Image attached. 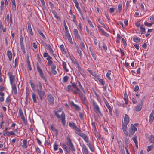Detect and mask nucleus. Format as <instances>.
Segmentation results:
<instances>
[{
	"instance_id": "40",
	"label": "nucleus",
	"mask_w": 154,
	"mask_h": 154,
	"mask_svg": "<svg viewBox=\"0 0 154 154\" xmlns=\"http://www.w3.org/2000/svg\"><path fill=\"white\" fill-rule=\"evenodd\" d=\"M38 33L43 38H45V35L42 31L40 29H39L38 31Z\"/></svg>"
},
{
	"instance_id": "11",
	"label": "nucleus",
	"mask_w": 154,
	"mask_h": 154,
	"mask_svg": "<svg viewBox=\"0 0 154 154\" xmlns=\"http://www.w3.org/2000/svg\"><path fill=\"white\" fill-rule=\"evenodd\" d=\"M93 105L95 108V109L99 113L101 114L99 108L97 104V103L94 100H93Z\"/></svg>"
},
{
	"instance_id": "37",
	"label": "nucleus",
	"mask_w": 154,
	"mask_h": 154,
	"mask_svg": "<svg viewBox=\"0 0 154 154\" xmlns=\"http://www.w3.org/2000/svg\"><path fill=\"white\" fill-rule=\"evenodd\" d=\"M77 9V10H78L79 12V13H80V14L81 17H82V18H83V20H84V17H83V14H82V12L81 11V10L79 6L78 7H77L76 8Z\"/></svg>"
},
{
	"instance_id": "39",
	"label": "nucleus",
	"mask_w": 154,
	"mask_h": 154,
	"mask_svg": "<svg viewBox=\"0 0 154 154\" xmlns=\"http://www.w3.org/2000/svg\"><path fill=\"white\" fill-rule=\"evenodd\" d=\"M30 83L32 89L34 90L35 89V86L32 82L31 80L30 81Z\"/></svg>"
},
{
	"instance_id": "52",
	"label": "nucleus",
	"mask_w": 154,
	"mask_h": 154,
	"mask_svg": "<svg viewBox=\"0 0 154 154\" xmlns=\"http://www.w3.org/2000/svg\"><path fill=\"white\" fill-rule=\"evenodd\" d=\"M91 54L94 59L95 60L96 59V56L95 55V54L94 53V52L92 51H91Z\"/></svg>"
},
{
	"instance_id": "41",
	"label": "nucleus",
	"mask_w": 154,
	"mask_h": 154,
	"mask_svg": "<svg viewBox=\"0 0 154 154\" xmlns=\"http://www.w3.org/2000/svg\"><path fill=\"white\" fill-rule=\"evenodd\" d=\"M98 81L99 83L102 85H104L105 84L104 81L102 79H98Z\"/></svg>"
},
{
	"instance_id": "53",
	"label": "nucleus",
	"mask_w": 154,
	"mask_h": 154,
	"mask_svg": "<svg viewBox=\"0 0 154 154\" xmlns=\"http://www.w3.org/2000/svg\"><path fill=\"white\" fill-rule=\"evenodd\" d=\"M125 143L126 146L128 148V142L127 138L125 139Z\"/></svg>"
},
{
	"instance_id": "29",
	"label": "nucleus",
	"mask_w": 154,
	"mask_h": 154,
	"mask_svg": "<svg viewBox=\"0 0 154 154\" xmlns=\"http://www.w3.org/2000/svg\"><path fill=\"white\" fill-rule=\"evenodd\" d=\"M119 147L121 148V149H124V145L122 143V141L121 140H120L119 142Z\"/></svg>"
},
{
	"instance_id": "32",
	"label": "nucleus",
	"mask_w": 154,
	"mask_h": 154,
	"mask_svg": "<svg viewBox=\"0 0 154 154\" xmlns=\"http://www.w3.org/2000/svg\"><path fill=\"white\" fill-rule=\"evenodd\" d=\"M130 129L135 131H136L137 130L136 127L135 126H134V125L132 124H131V127Z\"/></svg>"
},
{
	"instance_id": "10",
	"label": "nucleus",
	"mask_w": 154,
	"mask_h": 154,
	"mask_svg": "<svg viewBox=\"0 0 154 154\" xmlns=\"http://www.w3.org/2000/svg\"><path fill=\"white\" fill-rule=\"evenodd\" d=\"M143 101L142 100H141L140 101V103L138 104L135 107V110L137 111H140L143 105Z\"/></svg>"
},
{
	"instance_id": "62",
	"label": "nucleus",
	"mask_w": 154,
	"mask_h": 154,
	"mask_svg": "<svg viewBox=\"0 0 154 154\" xmlns=\"http://www.w3.org/2000/svg\"><path fill=\"white\" fill-rule=\"evenodd\" d=\"M60 48L61 49V50H62L63 51H64L65 53H66V51H66V50L64 48V46L62 45H61L60 46Z\"/></svg>"
},
{
	"instance_id": "6",
	"label": "nucleus",
	"mask_w": 154,
	"mask_h": 154,
	"mask_svg": "<svg viewBox=\"0 0 154 154\" xmlns=\"http://www.w3.org/2000/svg\"><path fill=\"white\" fill-rule=\"evenodd\" d=\"M127 124L126 125L125 124H124L123 121L122 122V129L125 135L127 137L128 136V133L127 131Z\"/></svg>"
},
{
	"instance_id": "26",
	"label": "nucleus",
	"mask_w": 154,
	"mask_h": 154,
	"mask_svg": "<svg viewBox=\"0 0 154 154\" xmlns=\"http://www.w3.org/2000/svg\"><path fill=\"white\" fill-rule=\"evenodd\" d=\"M129 136L130 137H131L132 135L134 134V132L135 131L129 129Z\"/></svg>"
},
{
	"instance_id": "31",
	"label": "nucleus",
	"mask_w": 154,
	"mask_h": 154,
	"mask_svg": "<svg viewBox=\"0 0 154 154\" xmlns=\"http://www.w3.org/2000/svg\"><path fill=\"white\" fill-rule=\"evenodd\" d=\"M63 68L64 69V70L66 71V72H68L69 70L66 68V63L65 62L63 61Z\"/></svg>"
},
{
	"instance_id": "38",
	"label": "nucleus",
	"mask_w": 154,
	"mask_h": 154,
	"mask_svg": "<svg viewBox=\"0 0 154 154\" xmlns=\"http://www.w3.org/2000/svg\"><path fill=\"white\" fill-rule=\"evenodd\" d=\"M1 6L0 7L1 10H2L4 9V0H2L1 2Z\"/></svg>"
},
{
	"instance_id": "51",
	"label": "nucleus",
	"mask_w": 154,
	"mask_h": 154,
	"mask_svg": "<svg viewBox=\"0 0 154 154\" xmlns=\"http://www.w3.org/2000/svg\"><path fill=\"white\" fill-rule=\"evenodd\" d=\"M122 5L121 4H119L118 5V10L119 12H120L122 10Z\"/></svg>"
},
{
	"instance_id": "64",
	"label": "nucleus",
	"mask_w": 154,
	"mask_h": 154,
	"mask_svg": "<svg viewBox=\"0 0 154 154\" xmlns=\"http://www.w3.org/2000/svg\"><path fill=\"white\" fill-rule=\"evenodd\" d=\"M74 107L75 108V110H79L80 109L79 107L76 104L75 105Z\"/></svg>"
},
{
	"instance_id": "57",
	"label": "nucleus",
	"mask_w": 154,
	"mask_h": 154,
	"mask_svg": "<svg viewBox=\"0 0 154 154\" xmlns=\"http://www.w3.org/2000/svg\"><path fill=\"white\" fill-rule=\"evenodd\" d=\"M48 50L51 53H53V51L52 49L51 46L50 45H48Z\"/></svg>"
},
{
	"instance_id": "3",
	"label": "nucleus",
	"mask_w": 154,
	"mask_h": 154,
	"mask_svg": "<svg viewBox=\"0 0 154 154\" xmlns=\"http://www.w3.org/2000/svg\"><path fill=\"white\" fill-rule=\"evenodd\" d=\"M67 140L68 141L67 144L69 148L70 149L71 151L72 152L75 151V149L74 147L73 144L72 142L71 139L69 137H67Z\"/></svg>"
},
{
	"instance_id": "20",
	"label": "nucleus",
	"mask_w": 154,
	"mask_h": 154,
	"mask_svg": "<svg viewBox=\"0 0 154 154\" xmlns=\"http://www.w3.org/2000/svg\"><path fill=\"white\" fill-rule=\"evenodd\" d=\"M124 99L125 101V103L126 104H128V98L127 96V94L126 93V92H125L124 94Z\"/></svg>"
},
{
	"instance_id": "33",
	"label": "nucleus",
	"mask_w": 154,
	"mask_h": 154,
	"mask_svg": "<svg viewBox=\"0 0 154 154\" xmlns=\"http://www.w3.org/2000/svg\"><path fill=\"white\" fill-rule=\"evenodd\" d=\"M37 70L38 72L39 73H42V71L41 69V68L39 66L38 63H37Z\"/></svg>"
},
{
	"instance_id": "9",
	"label": "nucleus",
	"mask_w": 154,
	"mask_h": 154,
	"mask_svg": "<svg viewBox=\"0 0 154 154\" xmlns=\"http://www.w3.org/2000/svg\"><path fill=\"white\" fill-rule=\"evenodd\" d=\"M71 59L74 64L76 65L78 69L79 70L80 69L81 70V68L80 67L79 64L77 60L74 57L71 58Z\"/></svg>"
},
{
	"instance_id": "59",
	"label": "nucleus",
	"mask_w": 154,
	"mask_h": 154,
	"mask_svg": "<svg viewBox=\"0 0 154 154\" xmlns=\"http://www.w3.org/2000/svg\"><path fill=\"white\" fill-rule=\"evenodd\" d=\"M54 149L55 150H57L58 149V145L55 143L54 144Z\"/></svg>"
},
{
	"instance_id": "36",
	"label": "nucleus",
	"mask_w": 154,
	"mask_h": 154,
	"mask_svg": "<svg viewBox=\"0 0 154 154\" xmlns=\"http://www.w3.org/2000/svg\"><path fill=\"white\" fill-rule=\"evenodd\" d=\"M23 144L22 145V147L23 148H27V146L26 145L27 141L26 140H24L23 141Z\"/></svg>"
},
{
	"instance_id": "1",
	"label": "nucleus",
	"mask_w": 154,
	"mask_h": 154,
	"mask_svg": "<svg viewBox=\"0 0 154 154\" xmlns=\"http://www.w3.org/2000/svg\"><path fill=\"white\" fill-rule=\"evenodd\" d=\"M54 114L58 118H61V122L63 126H65L66 121L65 120V114L63 111H62L61 109H60L58 111H54Z\"/></svg>"
},
{
	"instance_id": "17",
	"label": "nucleus",
	"mask_w": 154,
	"mask_h": 154,
	"mask_svg": "<svg viewBox=\"0 0 154 154\" xmlns=\"http://www.w3.org/2000/svg\"><path fill=\"white\" fill-rule=\"evenodd\" d=\"M154 110H153L149 116V122H150L151 123L153 122L154 119Z\"/></svg>"
},
{
	"instance_id": "47",
	"label": "nucleus",
	"mask_w": 154,
	"mask_h": 154,
	"mask_svg": "<svg viewBox=\"0 0 154 154\" xmlns=\"http://www.w3.org/2000/svg\"><path fill=\"white\" fill-rule=\"evenodd\" d=\"M153 24V23H149L147 22L144 23V24L148 27H150Z\"/></svg>"
},
{
	"instance_id": "23",
	"label": "nucleus",
	"mask_w": 154,
	"mask_h": 154,
	"mask_svg": "<svg viewBox=\"0 0 154 154\" xmlns=\"http://www.w3.org/2000/svg\"><path fill=\"white\" fill-rule=\"evenodd\" d=\"M5 94L4 93L2 92H0V96L1 97H0V101L1 102H3L4 101V96Z\"/></svg>"
},
{
	"instance_id": "45",
	"label": "nucleus",
	"mask_w": 154,
	"mask_h": 154,
	"mask_svg": "<svg viewBox=\"0 0 154 154\" xmlns=\"http://www.w3.org/2000/svg\"><path fill=\"white\" fill-rule=\"evenodd\" d=\"M68 79H69V77L67 76L66 75V76H64L63 79V82H66L68 80Z\"/></svg>"
},
{
	"instance_id": "30",
	"label": "nucleus",
	"mask_w": 154,
	"mask_h": 154,
	"mask_svg": "<svg viewBox=\"0 0 154 154\" xmlns=\"http://www.w3.org/2000/svg\"><path fill=\"white\" fill-rule=\"evenodd\" d=\"M78 85H79L80 88L82 90V91L84 93V94H85L86 93L85 92L84 88H83V87L82 86L80 82L79 81H78Z\"/></svg>"
},
{
	"instance_id": "48",
	"label": "nucleus",
	"mask_w": 154,
	"mask_h": 154,
	"mask_svg": "<svg viewBox=\"0 0 154 154\" xmlns=\"http://www.w3.org/2000/svg\"><path fill=\"white\" fill-rule=\"evenodd\" d=\"M111 73V71L110 70H109L106 74V76L110 80H111V78L109 76V75Z\"/></svg>"
},
{
	"instance_id": "44",
	"label": "nucleus",
	"mask_w": 154,
	"mask_h": 154,
	"mask_svg": "<svg viewBox=\"0 0 154 154\" xmlns=\"http://www.w3.org/2000/svg\"><path fill=\"white\" fill-rule=\"evenodd\" d=\"M80 45L82 47L83 49H85V44L83 42L82 40H80Z\"/></svg>"
},
{
	"instance_id": "34",
	"label": "nucleus",
	"mask_w": 154,
	"mask_h": 154,
	"mask_svg": "<svg viewBox=\"0 0 154 154\" xmlns=\"http://www.w3.org/2000/svg\"><path fill=\"white\" fill-rule=\"evenodd\" d=\"M40 1L42 5L43 9H45L46 8V7L44 0H40Z\"/></svg>"
},
{
	"instance_id": "24",
	"label": "nucleus",
	"mask_w": 154,
	"mask_h": 154,
	"mask_svg": "<svg viewBox=\"0 0 154 154\" xmlns=\"http://www.w3.org/2000/svg\"><path fill=\"white\" fill-rule=\"evenodd\" d=\"M101 34H102L103 35H104L108 37L109 36L108 34L107 33L105 32L104 30L102 29L100 30L99 31Z\"/></svg>"
},
{
	"instance_id": "19",
	"label": "nucleus",
	"mask_w": 154,
	"mask_h": 154,
	"mask_svg": "<svg viewBox=\"0 0 154 154\" xmlns=\"http://www.w3.org/2000/svg\"><path fill=\"white\" fill-rule=\"evenodd\" d=\"M106 106L107 107L109 110V113L110 115L112 116V109L111 107L109 104L108 103H107L106 104H105Z\"/></svg>"
},
{
	"instance_id": "25",
	"label": "nucleus",
	"mask_w": 154,
	"mask_h": 154,
	"mask_svg": "<svg viewBox=\"0 0 154 154\" xmlns=\"http://www.w3.org/2000/svg\"><path fill=\"white\" fill-rule=\"evenodd\" d=\"M36 97V94L34 93H32V98L33 101L34 103H35L37 102Z\"/></svg>"
},
{
	"instance_id": "16",
	"label": "nucleus",
	"mask_w": 154,
	"mask_h": 154,
	"mask_svg": "<svg viewBox=\"0 0 154 154\" xmlns=\"http://www.w3.org/2000/svg\"><path fill=\"white\" fill-rule=\"evenodd\" d=\"M63 148L65 150L68 154H70V149L67 147L66 145L65 144H62Z\"/></svg>"
},
{
	"instance_id": "18",
	"label": "nucleus",
	"mask_w": 154,
	"mask_h": 154,
	"mask_svg": "<svg viewBox=\"0 0 154 154\" xmlns=\"http://www.w3.org/2000/svg\"><path fill=\"white\" fill-rule=\"evenodd\" d=\"M12 88L13 91L15 94H16L17 93V90L16 86L15 84H12Z\"/></svg>"
},
{
	"instance_id": "21",
	"label": "nucleus",
	"mask_w": 154,
	"mask_h": 154,
	"mask_svg": "<svg viewBox=\"0 0 154 154\" xmlns=\"http://www.w3.org/2000/svg\"><path fill=\"white\" fill-rule=\"evenodd\" d=\"M28 30L31 35H33V33L31 25L30 23H28Z\"/></svg>"
},
{
	"instance_id": "63",
	"label": "nucleus",
	"mask_w": 154,
	"mask_h": 154,
	"mask_svg": "<svg viewBox=\"0 0 154 154\" xmlns=\"http://www.w3.org/2000/svg\"><path fill=\"white\" fill-rule=\"evenodd\" d=\"M48 62L47 63V65L48 66H49L52 64L53 63V61L51 60H48Z\"/></svg>"
},
{
	"instance_id": "42",
	"label": "nucleus",
	"mask_w": 154,
	"mask_h": 154,
	"mask_svg": "<svg viewBox=\"0 0 154 154\" xmlns=\"http://www.w3.org/2000/svg\"><path fill=\"white\" fill-rule=\"evenodd\" d=\"M39 74L40 76L46 82H47V79H46V78L43 75L44 74H43V72H42L41 73H39Z\"/></svg>"
},
{
	"instance_id": "35",
	"label": "nucleus",
	"mask_w": 154,
	"mask_h": 154,
	"mask_svg": "<svg viewBox=\"0 0 154 154\" xmlns=\"http://www.w3.org/2000/svg\"><path fill=\"white\" fill-rule=\"evenodd\" d=\"M5 134L8 136H9L10 135H15V134L13 133L12 131L10 132L7 131L6 133Z\"/></svg>"
},
{
	"instance_id": "28",
	"label": "nucleus",
	"mask_w": 154,
	"mask_h": 154,
	"mask_svg": "<svg viewBox=\"0 0 154 154\" xmlns=\"http://www.w3.org/2000/svg\"><path fill=\"white\" fill-rule=\"evenodd\" d=\"M133 40L136 42H139L140 41V38L137 36H135L133 38Z\"/></svg>"
},
{
	"instance_id": "22",
	"label": "nucleus",
	"mask_w": 154,
	"mask_h": 154,
	"mask_svg": "<svg viewBox=\"0 0 154 154\" xmlns=\"http://www.w3.org/2000/svg\"><path fill=\"white\" fill-rule=\"evenodd\" d=\"M7 55L9 58V60L10 61H11V60L12 56V53L10 51H7Z\"/></svg>"
},
{
	"instance_id": "61",
	"label": "nucleus",
	"mask_w": 154,
	"mask_h": 154,
	"mask_svg": "<svg viewBox=\"0 0 154 154\" xmlns=\"http://www.w3.org/2000/svg\"><path fill=\"white\" fill-rule=\"evenodd\" d=\"M139 89V87L138 85H137L134 88V91L135 92H136Z\"/></svg>"
},
{
	"instance_id": "12",
	"label": "nucleus",
	"mask_w": 154,
	"mask_h": 154,
	"mask_svg": "<svg viewBox=\"0 0 154 154\" xmlns=\"http://www.w3.org/2000/svg\"><path fill=\"white\" fill-rule=\"evenodd\" d=\"M56 66L55 65L52 64L51 66V72L53 75H55L57 73V72L55 70Z\"/></svg>"
},
{
	"instance_id": "58",
	"label": "nucleus",
	"mask_w": 154,
	"mask_h": 154,
	"mask_svg": "<svg viewBox=\"0 0 154 154\" xmlns=\"http://www.w3.org/2000/svg\"><path fill=\"white\" fill-rule=\"evenodd\" d=\"M88 145L90 150L91 151L93 152L94 151V149L93 148L91 144L90 143H89L88 144Z\"/></svg>"
},
{
	"instance_id": "14",
	"label": "nucleus",
	"mask_w": 154,
	"mask_h": 154,
	"mask_svg": "<svg viewBox=\"0 0 154 154\" xmlns=\"http://www.w3.org/2000/svg\"><path fill=\"white\" fill-rule=\"evenodd\" d=\"M82 149L83 153L85 154H88V149L85 144L82 145Z\"/></svg>"
},
{
	"instance_id": "5",
	"label": "nucleus",
	"mask_w": 154,
	"mask_h": 154,
	"mask_svg": "<svg viewBox=\"0 0 154 154\" xmlns=\"http://www.w3.org/2000/svg\"><path fill=\"white\" fill-rule=\"evenodd\" d=\"M8 75L9 77L10 83L11 85H12L13 82L15 80V75H13L12 73L10 72L8 73Z\"/></svg>"
},
{
	"instance_id": "15",
	"label": "nucleus",
	"mask_w": 154,
	"mask_h": 154,
	"mask_svg": "<svg viewBox=\"0 0 154 154\" xmlns=\"http://www.w3.org/2000/svg\"><path fill=\"white\" fill-rule=\"evenodd\" d=\"M80 98L82 103L87 106V100L85 96L84 95V96H82Z\"/></svg>"
},
{
	"instance_id": "2",
	"label": "nucleus",
	"mask_w": 154,
	"mask_h": 154,
	"mask_svg": "<svg viewBox=\"0 0 154 154\" xmlns=\"http://www.w3.org/2000/svg\"><path fill=\"white\" fill-rule=\"evenodd\" d=\"M36 91L40 100H42L45 97V92L43 91L41 83L40 81L38 82V85H36Z\"/></svg>"
},
{
	"instance_id": "46",
	"label": "nucleus",
	"mask_w": 154,
	"mask_h": 154,
	"mask_svg": "<svg viewBox=\"0 0 154 154\" xmlns=\"http://www.w3.org/2000/svg\"><path fill=\"white\" fill-rule=\"evenodd\" d=\"M12 8L13 11L14 12L16 9V6L15 5V3H12Z\"/></svg>"
},
{
	"instance_id": "13",
	"label": "nucleus",
	"mask_w": 154,
	"mask_h": 154,
	"mask_svg": "<svg viewBox=\"0 0 154 154\" xmlns=\"http://www.w3.org/2000/svg\"><path fill=\"white\" fill-rule=\"evenodd\" d=\"M129 119L128 115L125 114V116L124 119V124H125L126 125L128 124L129 123Z\"/></svg>"
},
{
	"instance_id": "27",
	"label": "nucleus",
	"mask_w": 154,
	"mask_h": 154,
	"mask_svg": "<svg viewBox=\"0 0 154 154\" xmlns=\"http://www.w3.org/2000/svg\"><path fill=\"white\" fill-rule=\"evenodd\" d=\"M69 125L71 127L73 128L74 129L76 126L75 123L73 122H69Z\"/></svg>"
},
{
	"instance_id": "56",
	"label": "nucleus",
	"mask_w": 154,
	"mask_h": 154,
	"mask_svg": "<svg viewBox=\"0 0 154 154\" xmlns=\"http://www.w3.org/2000/svg\"><path fill=\"white\" fill-rule=\"evenodd\" d=\"M147 147V151L148 152L152 150L153 149V147L152 146H149Z\"/></svg>"
},
{
	"instance_id": "55",
	"label": "nucleus",
	"mask_w": 154,
	"mask_h": 154,
	"mask_svg": "<svg viewBox=\"0 0 154 154\" xmlns=\"http://www.w3.org/2000/svg\"><path fill=\"white\" fill-rule=\"evenodd\" d=\"M121 38V36L119 34H118L117 35V39L116 41L119 43L120 42V40Z\"/></svg>"
},
{
	"instance_id": "50",
	"label": "nucleus",
	"mask_w": 154,
	"mask_h": 154,
	"mask_svg": "<svg viewBox=\"0 0 154 154\" xmlns=\"http://www.w3.org/2000/svg\"><path fill=\"white\" fill-rule=\"evenodd\" d=\"M137 136L136 135L134 136V137H133V140L135 143H138L137 141Z\"/></svg>"
},
{
	"instance_id": "60",
	"label": "nucleus",
	"mask_w": 154,
	"mask_h": 154,
	"mask_svg": "<svg viewBox=\"0 0 154 154\" xmlns=\"http://www.w3.org/2000/svg\"><path fill=\"white\" fill-rule=\"evenodd\" d=\"M87 20L88 24L90 25V26L92 27H94V26L93 24H92L91 22L89 20V19L88 18Z\"/></svg>"
},
{
	"instance_id": "54",
	"label": "nucleus",
	"mask_w": 154,
	"mask_h": 154,
	"mask_svg": "<svg viewBox=\"0 0 154 154\" xmlns=\"http://www.w3.org/2000/svg\"><path fill=\"white\" fill-rule=\"evenodd\" d=\"M22 120V121L24 123H26V120L25 119V118L24 115H22L21 116H20Z\"/></svg>"
},
{
	"instance_id": "43",
	"label": "nucleus",
	"mask_w": 154,
	"mask_h": 154,
	"mask_svg": "<svg viewBox=\"0 0 154 154\" xmlns=\"http://www.w3.org/2000/svg\"><path fill=\"white\" fill-rule=\"evenodd\" d=\"M67 90L69 92L71 91H72L73 90L72 88V86L70 85H69L67 86Z\"/></svg>"
},
{
	"instance_id": "8",
	"label": "nucleus",
	"mask_w": 154,
	"mask_h": 154,
	"mask_svg": "<svg viewBox=\"0 0 154 154\" xmlns=\"http://www.w3.org/2000/svg\"><path fill=\"white\" fill-rule=\"evenodd\" d=\"M48 101L51 105H53L54 104V98L51 95H48L47 96Z\"/></svg>"
},
{
	"instance_id": "49",
	"label": "nucleus",
	"mask_w": 154,
	"mask_h": 154,
	"mask_svg": "<svg viewBox=\"0 0 154 154\" xmlns=\"http://www.w3.org/2000/svg\"><path fill=\"white\" fill-rule=\"evenodd\" d=\"M11 100L10 99V97L8 96L6 98L5 100V103L7 104H8V105H9V102L10 101H11Z\"/></svg>"
},
{
	"instance_id": "4",
	"label": "nucleus",
	"mask_w": 154,
	"mask_h": 154,
	"mask_svg": "<svg viewBox=\"0 0 154 154\" xmlns=\"http://www.w3.org/2000/svg\"><path fill=\"white\" fill-rule=\"evenodd\" d=\"M78 135L81 137L87 143L88 142V137L84 133H79L75 132Z\"/></svg>"
},
{
	"instance_id": "7",
	"label": "nucleus",
	"mask_w": 154,
	"mask_h": 154,
	"mask_svg": "<svg viewBox=\"0 0 154 154\" xmlns=\"http://www.w3.org/2000/svg\"><path fill=\"white\" fill-rule=\"evenodd\" d=\"M65 38H68V39L69 42L73 44L72 40L69 31H66V32Z\"/></svg>"
}]
</instances>
